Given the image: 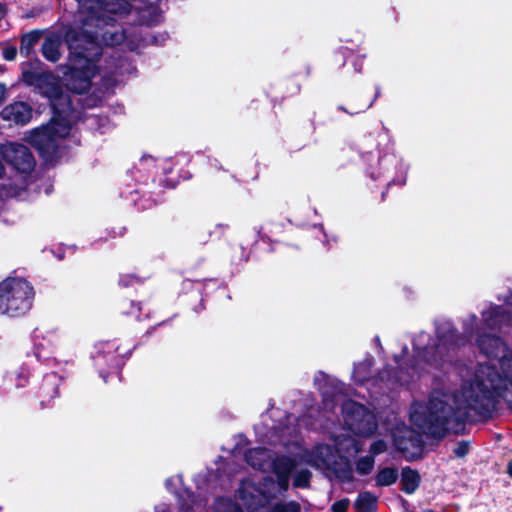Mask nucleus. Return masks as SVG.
Returning <instances> with one entry per match:
<instances>
[{
	"label": "nucleus",
	"mask_w": 512,
	"mask_h": 512,
	"mask_svg": "<svg viewBox=\"0 0 512 512\" xmlns=\"http://www.w3.org/2000/svg\"><path fill=\"white\" fill-rule=\"evenodd\" d=\"M411 368H412L413 370H415V369H416V363L411 364Z\"/></svg>",
	"instance_id": "nucleus-50"
},
{
	"label": "nucleus",
	"mask_w": 512,
	"mask_h": 512,
	"mask_svg": "<svg viewBox=\"0 0 512 512\" xmlns=\"http://www.w3.org/2000/svg\"><path fill=\"white\" fill-rule=\"evenodd\" d=\"M274 88L280 90V95L274 96V101H277L278 99L284 100L298 94L301 90V85L294 78L290 77L279 81Z\"/></svg>",
	"instance_id": "nucleus-22"
},
{
	"label": "nucleus",
	"mask_w": 512,
	"mask_h": 512,
	"mask_svg": "<svg viewBox=\"0 0 512 512\" xmlns=\"http://www.w3.org/2000/svg\"><path fill=\"white\" fill-rule=\"evenodd\" d=\"M181 299L196 313L205 309L202 293L197 288H192L189 292L183 293Z\"/></svg>",
	"instance_id": "nucleus-24"
},
{
	"label": "nucleus",
	"mask_w": 512,
	"mask_h": 512,
	"mask_svg": "<svg viewBox=\"0 0 512 512\" xmlns=\"http://www.w3.org/2000/svg\"><path fill=\"white\" fill-rule=\"evenodd\" d=\"M506 472L512 478V460L508 462Z\"/></svg>",
	"instance_id": "nucleus-47"
},
{
	"label": "nucleus",
	"mask_w": 512,
	"mask_h": 512,
	"mask_svg": "<svg viewBox=\"0 0 512 512\" xmlns=\"http://www.w3.org/2000/svg\"><path fill=\"white\" fill-rule=\"evenodd\" d=\"M311 478L312 472L309 469H300L294 474L293 486L295 488L308 489L311 486Z\"/></svg>",
	"instance_id": "nucleus-29"
},
{
	"label": "nucleus",
	"mask_w": 512,
	"mask_h": 512,
	"mask_svg": "<svg viewBox=\"0 0 512 512\" xmlns=\"http://www.w3.org/2000/svg\"><path fill=\"white\" fill-rule=\"evenodd\" d=\"M41 65L36 58L34 61L22 63V81L50 102L53 115L50 121L35 128L29 136L30 144L37 150L39 156L45 161L56 158L59 144L58 139L66 137L71 130V118L74 113L72 100L63 90L59 79L51 71H33L25 66Z\"/></svg>",
	"instance_id": "nucleus-1"
},
{
	"label": "nucleus",
	"mask_w": 512,
	"mask_h": 512,
	"mask_svg": "<svg viewBox=\"0 0 512 512\" xmlns=\"http://www.w3.org/2000/svg\"><path fill=\"white\" fill-rule=\"evenodd\" d=\"M1 155L6 163L22 174L31 173L36 161L31 150L21 143H9L1 147Z\"/></svg>",
	"instance_id": "nucleus-8"
},
{
	"label": "nucleus",
	"mask_w": 512,
	"mask_h": 512,
	"mask_svg": "<svg viewBox=\"0 0 512 512\" xmlns=\"http://www.w3.org/2000/svg\"><path fill=\"white\" fill-rule=\"evenodd\" d=\"M220 227H226L228 228V224H225V225H219Z\"/></svg>",
	"instance_id": "nucleus-52"
},
{
	"label": "nucleus",
	"mask_w": 512,
	"mask_h": 512,
	"mask_svg": "<svg viewBox=\"0 0 512 512\" xmlns=\"http://www.w3.org/2000/svg\"><path fill=\"white\" fill-rule=\"evenodd\" d=\"M78 3V11L86 13L90 18H100L105 10L108 0H75Z\"/></svg>",
	"instance_id": "nucleus-20"
},
{
	"label": "nucleus",
	"mask_w": 512,
	"mask_h": 512,
	"mask_svg": "<svg viewBox=\"0 0 512 512\" xmlns=\"http://www.w3.org/2000/svg\"><path fill=\"white\" fill-rule=\"evenodd\" d=\"M323 464L327 470H330L335 477L343 482L350 483L354 480L353 469L348 457L344 455L333 456V459H322Z\"/></svg>",
	"instance_id": "nucleus-12"
},
{
	"label": "nucleus",
	"mask_w": 512,
	"mask_h": 512,
	"mask_svg": "<svg viewBox=\"0 0 512 512\" xmlns=\"http://www.w3.org/2000/svg\"><path fill=\"white\" fill-rule=\"evenodd\" d=\"M145 279V277L136 273H121L118 278V286L121 288L135 287L137 285H142Z\"/></svg>",
	"instance_id": "nucleus-27"
},
{
	"label": "nucleus",
	"mask_w": 512,
	"mask_h": 512,
	"mask_svg": "<svg viewBox=\"0 0 512 512\" xmlns=\"http://www.w3.org/2000/svg\"><path fill=\"white\" fill-rule=\"evenodd\" d=\"M0 117L17 125H25L32 118V108L26 102L16 101L5 106L0 112Z\"/></svg>",
	"instance_id": "nucleus-11"
},
{
	"label": "nucleus",
	"mask_w": 512,
	"mask_h": 512,
	"mask_svg": "<svg viewBox=\"0 0 512 512\" xmlns=\"http://www.w3.org/2000/svg\"><path fill=\"white\" fill-rule=\"evenodd\" d=\"M484 324L490 329L501 328L510 320V313L501 305H493L482 312Z\"/></svg>",
	"instance_id": "nucleus-14"
},
{
	"label": "nucleus",
	"mask_w": 512,
	"mask_h": 512,
	"mask_svg": "<svg viewBox=\"0 0 512 512\" xmlns=\"http://www.w3.org/2000/svg\"><path fill=\"white\" fill-rule=\"evenodd\" d=\"M6 70L5 65L0 64V73H3Z\"/></svg>",
	"instance_id": "nucleus-49"
},
{
	"label": "nucleus",
	"mask_w": 512,
	"mask_h": 512,
	"mask_svg": "<svg viewBox=\"0 0 512 512\" xmlns=\"http://www.w3.org/2000/svg\"><path fill=\"white\" fill-rule=\"evenodd\" d=\"M344 65L350 64L356 73H361L364 66V58L360 55H354L353 53L345 57Z\"/></svg>",
	"instance_id": "nucleus-36"
},
{
	"label": "nucleus",
	"mask_w": 512,
	"mask_h": 512,
	"mask_svg": "<svg viewBox=\"0 0 512 512\" xmlns=\"http://www.w3.org/2000/svg\"><path fill=\"white\" fill-rule=\"evenodd\" d=\"M366 158L368 161L375 162V164L378 166V167H374V165H372V164L369 166V168L367 169V173L370 176V178L373 180H377V179L381 178L383 175V172H382L383 163L387 162V160H388L387 157L386 156H383V157L375 156L374 154L369 153V154H367Z\"/></svg>",
	"instance_id": "nucleus-25"
},
{
	"label": "nucleus",
	"mask_w": 512,
	"mask_h": 512,
	"mask_svg": "<svg viewBox=\"0 0 512 512\" xmlns=\"http://www.w3.org/2000/svg\"><path fill=\"white\" fill-rule=\"evenodd\" d=\"M350 505V500L348 498H342L331 505V512H347L348 507Z\"/></svg>",
	"instance_id": "nucleus-39"
},
{
	"label": "nucleus",
	"mask_w": 512,
	"mask_h": 512,
	"mask_svg": "<svg viewBox=\"0 0 512 512\" xmlns=\"http://www.w3.org/2000/svg\"><path fill=\"white\" fill-rule=\"evenodd\" d=\"M462 342V337L458 330L455 327H448L446 329H442L437 334V343L447 350L455 349L459 347Z\"/></svg>",
	"instance_id": "nucleus-18"
},
{
	"label": "nucleus",
	"mask_w": 512,
	"mask_h": 512,
	"mask_svg": "<svg viewBox=\"0 0 512 512\" xmlns=\"http://www.w3.org/2000/svg\"><path fill=\"white\" fill-rule=\"evenodd\" d=\"M34 288L24 278H6L0 282V313L9 317L24 316L33 305Z\"/></svg>",
	"instance_id": "nucleus-5"
},
{
	"label": "nucleus",
	"mask_w": 512,
	"mask_h": 512,
	"mask_svg": "<svg viewBox=\"0 0 512 512\" xmlns=\"http://www.w3.org/2000/svg\"><path fill=\"white\" fill-rule=\"evenodd\" d=\"M119 350L115 342H106L92 355L93 366L104 382H108L110 376H118L125 364V356Z\"/></svg>",
	"instance_id": "nucleus-7"
},
{
	"label": "nucleus",
	"mask_w": 512,
	"mask_h": 512,
	"mask_svg": "<svg viewBox=\"0 0 512 512\" xmlns=\"http://www.w3.org/2000/svg\"><path fill=\"white\" fill-rule=\"evenodd\" d=\"M36 396L42 407L59 396V380L55 373L44 375L36 392Z\"/></svg>",
	"instance_id": "nucleus-13"
},
{
	"label": "nucleus",
	"mask_w": 512,
	"mask_h": 512,
	"mask_svg": "<svg viewBox=\"0 0 512 512\" xmlns=\"http://www.w3.org/2000/svg\"><path fill=\"white\" fill-rule=\"evenodd\" d=\"M30 378V371L28 368L20 367L11 371L7 375V379L14 383L17 388L25 387Z\"/></svg>",
	"instance_id": "nucleus-26"
},
{
	"label": "nucleus",
	"mask_w": 512,
	"mask_h": 512,
	"mask_svg": "<svg viewBox=\"0 0 512 512\" xmlns=\"http://www.w3.org/2000/svg\"><path fill=\"white\" fill-rule=\"evenodd\" d=\"M469 416L467 408L452 406L441 398L431 397L427 404L420 405L410 414V421L418 431L409 427L398 429L393 433L394 447L407 460H417L422 457L425 447L422 435L442 440L449 432L463 434Z\"/></svg>",
	"instance_id": "nucleus-2"
},
{
	"label": "nucleus",
	"mask_w": 512,
	"mask_h": 512,
	"mask_svg": "<svg viewBox=\"0 0 512 512\" xmlns=\"http://www.w3.org/2000/svg\"><path fill=\"white\" fill-rule=\"evenodd\" d=\"M380 95V87L376 86L374 91L362 89L353 92L347 99V105H339L338 110L351 116L368 110Z\"/></svg>",
	"instance_id": "nucleus-10"
},
{
	"label": "nucleus",
	"mask_w": 512,
	"mask_h": 512,
	"mask_svg": "<svg viewBox=\"0 0 512 512\" xmlns=\"http://www.w3.org/2000/svg\"><path fill=\"white\" fill-rule=\"evenodd\" d=\"M416 354L414 355V362L421 360L422 362L434 365L439 363L443 359V352L440 345L437 342L427 344L422 348L413 347Z\"/></svg>",
	"instance_id": "nucleus-15"
},
{
	"label": "nucleus",
	"mask_w": 512,
	"mask_h": 512,
	"mask_svg": "<svg viewBox=\"0 0 512 512\" xmlns=\"http://www.w3.org/2000/svg\"><path fill=\"white\" fill-rule=\"evenodd\" d=\"M378 498L369 491L360 492L354 502L356 512H376Z\"/></svg>",
	"instance_id": "nucleus-21"
},
{
	"label": "nucleus",
	"mask_w": 512,
	"mask_h": 512,
	"mask_svg": "<svg viewBox=\"0 0 512 512\" xmlns=\"http://www.w3.org/2000/svg\"><path fill=\"white\" fill-rule=\"evenodd\" d=\"M118 310L122 315L132 316L139 319L141 316V303L123 300L118 303Z\"/></svg>",
	"instance_id": "nucleus-28"
},
{
	"label": "nucleus",
	"mask_w": 512,
	"mask_h": 512,
	"mask_svg": "<svg viewBox=\"0 0 512 512\" xmlns=\"http://www.w3.org/2000/svg\"><path fill=\"white\" fill-rule=\"evenodd\" d=\"M405 184H406V179L405 178H402V179H395L394 178V179L388 181L386 189L381 194L382 201L386 200L388 190L391 188V186H393V185L404 186Z\"/></svg>",
	"instance_id": "nucleus-41"
},
{
	"label": "nucleus",
	"mask_w": 512,
	"mask_h": 512,
	"mask_svg": "<svg viewBox=\"0 0 512 512\" xmlns=\"http://www.w3.org/2000/svg\"><path fill=\"white\" fill-rule=\"evenodd\" d=\"M35 16V13L33 10H30L28 11L26 14H25V18H31V17H34Z\"/></svg>",
	"instance_id": "nucleus-48"
},
{
	"label": "nucleus",
	"mask_w": 512,
	"mask_h": 512,
	"mask_svg": "<svg viewBox=\"0 0 512 512\" xmlns=\"http://www.w3.org/2000/svg\"><path fill=\"white\" fill-rule=\"evenodd\" d=\"M277 476V483L278 487L281 491H287L289 488V478L290 475H276Z\"/></svg>",
	"instance_id": "nucleus-42"
},
{
	"label": "nucleus",
	"mask_w": 512,
	"mask_h": 512,
	"mask_svg": "<svg viewBox=\"0 0 512 512\" xmlns=\"http://www.w3.org/2000/svg\"><path fill=\"white\" fill-rule=\"evenodd\" d=\"M217 512H244L239 504L230 498L217 499Z\"/></svg>",
	"instance_id": "nucleus-33"
},
{
	"label": "nucleus",
	"mask_w": 512,
	"mask_h": 512,
	"mask_svg": "<svg viewBox=\"0 0 512 512\" xmlns=\"http://www.w3.org/2000/svg\"><path fill=\"white\" fill-rule=\"evenodd\" d=\"M7 14V7L4 3L0 2V21L5 17Z\"/></svg>",
	"instance_id": "nucleus-45"
},
{
	"label": "nucleus",
	"mask_w": 512,
	"mask_h": 512,
	"mask_svg": "<svg viewBox=\"0 0 512 512\" xmlns=\"http://www.w3.org/2000/svg\"><path fill=\"white\" fill-rule=\"evenodd\" d=\"M156 204H157V201L153 199V200L149 201V203L147 205L142 204L141 207L144 209H147V208H151L153 205H156Z\"/></svg>",
	"instance_id": "nucleus-46"
},
{
	"label": "nucleus",
	"mask_w": 512,
	"mask_h": 512,
	"mask_svg": "<svg viewBox=\"0 0 512 512\" xmlns=\"http://www.w3.org/2000/svg\"><path fill=\"white\" fill-rule=\"evenodd\" d=\"M387 450V444L383 439L374 441L369 448L370 455L375 457L379 454L384 453Z\"/></svg>",
	"instance_id": "nucleus-38"
},
{
	"label": "nucleus",
	"mask_w": 512,
	"mask_h": 512,
	"mask_svg": "<svg viewBox=\"0 0 512 512\" xmlns=\"http://www.w3.org/2000/svg\"><path fill=\"white\" fill-rule=\"evenodd\" d=\"M266 106L259 100H252L250 104L245 107V113L248 118L257 119L260 118L265 110Z\"/></svg>",
	"instance_id": "nucleus-34"
},
{
	"label": "nucleus",
	"mask_w": 512,
	"mask_h": 512,
	"mask_svg": "<svg viewBox=\"0 0 512 512\" xmlns=\"http://www.w3.org/2000/svg\"><path fill=\"white\" fill-rule=\"evenodd\" d=\"M399 477L398 469L395 467L381 468L375 476V484L378 487H388L396 483Z\"/></svg>",
	"instance_id": "nucleus-23"
},
{
	"label": "nucleus",
	"mask_w": 512,
	"mask_h": 512,
	"mask_svg": "<svg viewBox=\"0 0 512 512\" xmlns=\"http://www.w3.org/2000/svg\"><path fill=\"white\" fill-rule=\"evenodd\" d=\"M344 422L352 433L358 436H369L377 429L373 414L363 404L349 399L342 404Z\"/></svg>",
	"instance_id": "nucleus-6"
},
{
	"label": "nucleus",
	"mask_w": 512,
	"mask_h": 512,
	"mask_svg": "<svg viewBox=\"0 0 512 512\" xmlns=\"http://www.w3.org/2000/svg\"><path fill=\"white\" fill-rule=\"evenodd\" d=\"M301 505L297 501L277 502L275 503L270 512H300Z\"/></svg>",
	"instance_id": "nucleus-35"
},
{
	"label": "nucleus",
	"mask_w": 512,
	"mask_h": 512,
	"mask_svg": "<svg viewBox=\"0 0 512 512\" xmlns=\"http://www.w3.org/2000/svg\"><path fill=\"white\" fill-rule=\"evenodd\" d=\"M470 451V444L468 441L462 440L457 443V446L453 449V454L456 458H464Z\"/></svg>",
	"instance_id": "nucleus-37"
},
{
	"label": "nucleus",
	"mask_w": 512,
	"mask_h": 512,
	"mask_svg": "<svg viewBox=\"0 0 512 512\" xmlns=\"http://www.w3.org/2000/svg\"><path fill=\"white\" fill-rule=\"evenodd\" d=\"M62 39L59 35L51 33L46 36L41 45V53L43 57L52 63L57 62L61 58L60 47Z\"/></svg>",
	"instance_id": "nucleus-16"
},
{
	"label": "nucleus",
	"mask_w": 512,
	"mask_h": 512,
	"mask_svg": "<svg viewBox=\"0 0 512 512\" xmlns=\"http://www.w3.org/2000/svg\"><path fill=\"white\" fill-rule=\"evenodd\" d=\"M238 494L248 512H258L274 498L273 493L261 489L252 482H242Z\"/></svg>",
	"instance_id": "nucleus-9"
},
{
	"label": "nucleus",
	"mask_w": 512,
	"mask_h": 512,
	"mask_svg": "<svg viewBox=\"0 0 512 512\" xmlns=\"http://www.w3.org/2000/svg\"><path fill=\"white\" fill-rule=\"evenodd\" d=\"M294 468L293 459L288 456H283L275 461L273 470L276 475H290Z\"/></svg>",
	"instance_id": "nucleus-30"
},
{
	"label": "nucleus",
	"mask_w": 512,
	"mask_h": 512,
	"mask_svg": "<svg viewBox=\"0 0 512 512\" xmlns=\"http://www.w3.org/2000/svg\"><path fill=\"white\" fill-rule=\"evenodd\" d=\"M401 491L407 495L413 494L420 486L421 476L418 470L405 466L401 470Z\"/></svg>",
	"instance_id": "nucleus-17"
},
{
	"label": "nucleus",
	"mask_w": 512,
	"mask_h": 512,
	"mask_svg": "<svg viewBox=\"0 0 512 512\" xmlns=\"http://www.w3.org/2000/svg\"><path fill=\"white\" fill-rule=\"evenodd\" d=\"M160 183L163 184L166 188H175L178 184V181H172L169 178H165L163 180H160Z\"/></svg>",
	"instance_id": "nucleus-43"
},
{
	"label": "nucleus",
	"mask_w": 512,
	"mask_h": 512,
	"mask_svg": "<svg viewBox=\"0 0 512 512\" xmlns=\"http://www.w3.org/2000/svg\"><path fill=\"white\" fill-rule=\"evenodd\" d=\"M374 465H375V459L373 456L366 455V456L360 457L356 461V472L363 476L369 475L373 471Z\"/></svg>",
	"instance_id": "nucleus-32"
},
{
	"label": "nucleus",
	"mask_w": 512,
	"mask_h": 512,
	"mask_svg": "<svg viewBox=\"0 0 512 512\" xmlns=\"http://www.w3.org/2000/svg\"><path fill=\"white\" fill-rule=\"evenodd\" d=\"M481 354L490 360L499 362L502 374L494 365H481L475 378L462 389L468 410L478 415L491 417L497 403V397L503 399L502 390L512 389V350L500 336L483 333L476 339Z\"/></svg>",
	"instance_id": "nucleus-3"
},
{
	"label": "nucleus",
	"mask_w": 512,
	"mask_h": 512,
	"mask_svg": "<svg viewBox=\"0 0 512 512\" xmlns=\"http://www.w3.org/2000/svg\"><path fill=\"white\" fill-rule=\"evenodd\" d=\"M125 39L123 31L106 29L102 34V40L107 46L120 45Z\"/></svg>",
	"instance_id": "nucleus-31"
},
{
	"label": "nucleus",
	"mask_w": 512,
	"mask_h": 512,
	"mask_svg": "<svg viewBox=\"0 0 512 512\" xmlns=\"http://www.w3.org/2000/svg\"><path fill=\"white\" fill-rule=\"evenodd\" d=\"M2 56L6 61H13L17 57V48L14 45H6L2 49Z\"/></svg>",
	"instance_id": "nucleus-40"
},
{
	"label": "nucleus",
	"mask_w": 512,
	"mask_h": 512,
	"mask_svg": "<svg viewBox=\"0 0 512 512\" xmlns=\"http://www.w3.org/2000/svg\"><path fill=\"white\" fill-rule=\"evenodd\" d=\"M423 512H435V511H434V510H432V509H426V510H424Z\"/></svg>",
	"instance_id": "nucleus-51"
},
{
	"label": "nucleus",
	"mask_w": 512,
	"mask_h": 512,
	"mask_svg": "<svg viewBox=\"0 0 512 512\" xmlns=\"http://www.w3.org/2000/svg\"><path fill=\"white\" fill-rule=\"evenodd\" d=\"M66 42L69 56L61 67L64 85L70 92L81 95L91 88L96 62L102 55L101 48L97 37L84 31H67Z\"/></svg>",
	"instance_id": "nucleus-4"
},
{
	"label": "nucleus",
	"mask_w": 512,
	"mask_h": 512,
	"mask_svg": "<svg viewBox=\"0 0 512 512\" xmlns=\"http://www.w3.org/2000/svg\"><path fill=\"white\" fill-rule=\"evenodd\" d=\"M43 30L34 29L24 33L20 38V54L25 58H29L34 51L35 45L40 41Z\"/></svg>",
	"instance_id": "nucleus-19"
},
{
	"label": "nucleus",
	"mask_w": 512,
	"mask_h": 512,
	"mask_svg": "<svg viewBox=\"0 0 512 512\" xmlns=\"http://www.w3.org/2000/svg\"><path fill=\"white\" fill-rule=\"evenodd\" d=\"M5 95H6V87L4 84L0 83V106L5 101Z\"/></svg>",
	"instance_id": "nucleus-44"
}]
</instances>
